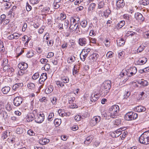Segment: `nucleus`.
<instances>
[{
	"label": "nucleus",
	"instance_id": "nucleus-8",
	"mask_svg": "<svg viewBox=\"0 0 149 149\" xmlns=\"http://www.w3.org/2000/svg\"><path fill=\"white\" fill-rule=\"evenodd\" d=\"M125 5L123 0H117L116 1V5L117 9L123 8Z\"/></svg>",
	"mask_w": 149,
	"mask_h": 149
},
{
	"label": "nucleus",
	"instance_id": "nucleus-46",
	"mask_svg": "<svg viewBox=\"0 0 149 149\" xmlns=\"http://www.w3.org/2000/svg\"><path fill=\"white\" fill-rule=\"evenodd\" d=\"M28 88L31 90H34L35 88V84L33 83L29 84L27 85Z\"/></svg>",
	"mask_w": 149,
	"mask_h": 149
},
{
	"label": "nucleus",
	"instance_id": "nucleus-35",
	"mask_svg": "<svg viewBox=\"0 0 149 149\" xmlns=\"http://www.w3.org/2000/svg\"><path fill=\"white\" fill-rule=\"evenodd\" d=\"M61 80L64 83H68L69 81L68 77L65 76L61 77Z\"/></svg>",
	"mask_w": 149,
	"mask_h": 149
},
{
	"label": "nucleus",
	"instance_id": "nucleus-32",
	"mask_svg": "<svg viewBox=\"0 0 149 149\" xmlns=\"http://www.w3.org/2000/svg\"><path fill=\"white\" fill-rule=\"evenodd\" d=\"M127 70V77L125 79V82L128 79L129 77H131L136 74V73H134L130 72Z\"/></svg>",
	"mask_w": 149,
	"mask_h": 149
},
{
	"label": "nucleus",
	"instance_id": "nucleus-64",
	"mask_svg": "<svg viewBox=\"0 0 149 149\" xmlns=\"http://www.w3.org/2000/svg\"><path fill=\"white\" fill-rule=\"evenodd\" d=\"M105 45L107 47H109L110 46V42L108 39H106L104 41Z\"/></svg>",
	"mask_w": 149,
	"mask_h": 149
},
{
	"label": "nucleus",
	"instance_id": "nucleus-36",
	"mask_svg": "<svg viewBox=\"0 0 149 149\" xmlns=\"http://www.w3.org/2000/svg\"><path fill=\"white\" fill-rule=\"evenodd\" d=\"M127 70L123 69L120 74V76L121 77L126 76L127 77Z\"/></svg>",
	"mask_w": 149,
	"mask_h": 149
},
{
	"label": "nucleus",
	"instance_id": "nucleus-34",
	"mask_svg": "<svg viewBox=\"0 0 149 149\" xmlns=\"http://www.w3.org/2000/svg\"><path fill=\"white\" fill-rule=\"evenodd\" d=\"M75 60V58L74 56H72L68 58V62L69 63H72Z\"/></svg>",
	"mask_w": 149,
	"mask_h": 149
},
{
	"label": "nucleus",
	"instance_id": "nucleus-11",
	"mask_svg": "<svg viewBox=\"0 0 149 149\" xmlns=\"http://www.w3.org/2000/svg\"><path fill=\"white\" fill-rule=\"evenodd\" d=\"M47 74L46 73H42L41 75L39 80V84H43L44 82L47 79Z\"/></svg>",
	"mask_w": 149,
	"mask_h": 149
},
{
	"label": "nucleus",
	"instance_id": "nucleus-15",
	"mask_svg": "<svg viewBox=\"0 0 149 149\" xmlns=\"http://www.w3.org/2000/svg\"><path fill=\"white\" fill-rule=\"evenodd\" d=\"M147 61V59L145 57L140 58L137 61V64L139 65H142L145 64Z\"/></svg>",
	"mask_w": 149,
	"mask_h": 149
},
{
	"label": "nucleus",
	"instance_id": "nucleus-57",
	"mask_svg": "<svg viewBox=\"0 0 149 149\" xmlns=\"http://www.w3.org/2000/svg\"><path fill=\"white\" fill-rule=\"evenodd\" d=\"M13 34L14 37V39H18L20 36V35L17 33H14Z\"/></svg>",
	"mask_w": 149,
	"mask_h": 149
},
{
	"label": "nucleus",
	"instance_id": "nucleus-60",
	"mask_svg": "<svg viewBox=\"0 0 149 149\" xmlns=\"http://www.w3.org/2000/svg\"><path fill=\"white\" fill-rule=\"evenodd\" d=\"M56 84L58 87H62L64 86V84H63L60 81H57L56 82Z\"/></svg>",
	"mask_w": 149,
	"mask_h": 149
},
{
	"label": "nucleus",
	"instance_id": "nucleus-25",
	"mask_svg": "<svg viewBox=\"0 0 149 149\" xmlns=\"http://www.w3.org/2000/svg\"><path fill=\"white\" fill-rule=\"evenodd\" d=\"M122 129H118V130H116L114 132V134H115V135L114 136V137H118L119 135H120L122 133V132H121V130H122Z\"/></svg>",
	"mask_w": 149,
	"mask_h": 149
},
{
	"label": "nucleus",
	"instance_id": "nucleus-58",
	"mask_svg": "<svg viewBox=\"0 0 149 149\" xmlns=\"http://www.w3.org/2000/svg\"><path fill=\"white\" fill-rule=\"evenodd\" d=\"M143 36L145 38H149V31L145 32L143 34Z\"/></svg>",
	"mask_w": 149,
	"mask_h": 149
},
{
	"label": "nucleus",
	"instance_id": "nucleus-44",
	"mask_svg": "<svg viewBox=\"0 0 149 149\" xmlns=\"http://www.w3.org/2000/svg\"><path fill=\"white\" fill-rule=\"evenodd\" d=\"M5 50V48L3 46V43L0 40V52H3Z\"/></svg>",
	"mask_w": 149,
	"mask_h": 149
},
{
	"label": "nucleus",
	"instance_id": "nucleus-3",
	"mask_svg": "<svg viewBox=\"0 0 149 149\" xmlns=\"http://www.w3.org/2000/svg\"><path fill=\"white\" fill-rule=\"evenodd\" d=\"M137 117V113L132 111L127 113L125 116V118L127 120H131L136 119Z\"/></svg>",
	"mask_w": 149,
	"mask_h": 149
},
{
	"label": "nucleus",
	"instance_id": "nucleus-45",
	"mask_svg": "<svg viewBox=\"0 0 149 149\" xmlns=\"http://www.w3.org/2000/svg\"><path fill=\"white\" fill-rule=\"evenodd\" d=\"M111 10L109 9H107L104 11V17L105 18H107L111 13Z\"/></svg>",
	"mask_w": 149,
	"mask_h": 149
},
{
	"label": "nucleus",
	"instance_id": "nucleus-21",
	"mask_svg": "<svg viewBox=\"0 0 149 149\" xmlns=\"http://www.w3.org/2000/svg\"><path fill=\"white\" fill-rule=\"evenodd\" d=\"M49 141L50 140L49 139L43 138L39 140V143L42 145H45L48 143Z\"/></svg>",
	"mask_w": 149,
	"mask_h": 149
},
{
	"label": "nucleus",
	"instance_id": "nucleus-50",
	"mask_svg": "<svg viewBox=\"0 0 149 149\" xmlns=\"http://www.w3.org/2000/svg\"><path fill=\"white\" fill-rule=\"evenodd\" d=\"M87 57L84 54L81 52L80 54V57L81 60L84 61L85 60V58Z\"/></svg>",
	"mask_w": 149,
	"mask_h": 149
},
{
	"label": "nucleus",
	"instance_id": "nucleus-56",
	"mask_svg": "<svg viewBox=\"0 0 149 149\" xmlns=\"http://www.w3.org/2000/svg\"><path fill=\"white\" fill-rule=\"evenodd\" d=\"M23 132V130L22 128H17L16 130V132L18 134H20Z\"/></svg>",
	"mask_w": 149,
	"mask_h": 149
},
{
	"label": "nucleus",
	"instance_id": "nucleus-10",
	"mask_svg": "<svg viewBox=\"0 0 149 149\" xmlns=\"http://www.w3.org/2000/svg\"><path fill=\"white\" fill-rule=\"evenodd\" d=\"M99 95L98 94H92L90 98L91 101L90 103L92 104V102H95L98 99L99 97Z\"/></svg>",
	"mask_w": 149,
	"mask_h": 149
},
{
	"label": "nucleus",
	"instance_id": "nucleus-18",
	"mask_svg": "<svg viewBox=\"0 0 149 149\" xmlns=\"http://www.w3.org/2000/svg\"><path fill=\"white\" fill-rule=\"evenodd\" d=\"M34 117V115L32 113L28 115L26 119L27 121L28 122L32 121L35 119Z\"/></svg>",
	"mask_w": 149,
	"mask_h": 149
},
{
	"label": "nucleus",
	"instance_id": "nucleus-28",
	"mask_svg": "<svg viewBox=\"0 0 149 149\" xmlns=\"http://www.w3.org/2000/svg\"><path fill=\"white\" fill-rule=\"evenodd\" d=\"M23 85V84L22 83L16 84L13 86V90L16 91L17 88L19 87V86L22 87Z\"/></svg>",
	"mask_w": 149,
	"mask_h": 149
},
{
	"label": "nucleus",
	"instance_id": "nucleus-53",
	"mask_svg": "<svg viewBox=\"0 0 149 149\" xmlns=\"http://www.w3.org/2000/svg\"><path fill=\"white\" fill-rule=\"evenodd\" d=\"M39 77V74L38 72L35 73L32 76V79L35 80L38 79Z\"/></svg>",
	"mask_w": 149,
	"mask_h": 149
},
{
	"label": "nucleus",
	"instance_id": "nucleus-20",
	"mask_svg": "<svg viewBox=\"0 0 149 149\" xmlns=\"http://www.w3.org/2000/svg\"><path fill=\"white\" fill-rule=\"evenodd\" d=\"M125 43V41L124 39L121 38L120 39H118L117 40V44L118 46L119 47H121L123 46Z\"/></svg>",
	"mask_w": 149,
	"mask_h": 149
},
{
	"label": "nucleus",
	"instance_id": "nucleus-24",
	"mask_svg": "<svg viewBox=\"0 0 149 149\" xmlns=\"http://www.w3.org/2000/svg\"><path fill=\"white\" fill-rule=\"evenodd\" d=\"M96 6V4L95 3L91 4L88 8V11L89 12H92Z\"/></svg>",
	"mask_w": 149,
	"mask_h": 149
},
{
	"label": "nucleus",
	"instance_id": "nucleus-12",
	"mask_svg": "<svg viewBox=\"0 0 149 149\" xmlns=\"http://www.w3.org/2000/svg\"><path fill=\"white\" fill-rule=\"evenodd\" d=\"M28 64L25 62L19 63L18 65V68L21 70H25L28 67Z\"/></svg>",
	"mask_w": 149,
	"mask_h": 149
},
{
	"label": "nucleus",
	"instance_id": "nucleus-52",
	"mask_svg": "<svg viewBox=\"0 0 149 149\" xmlns=\"http://www.w3.org/2000/svg\"><path fill=\"white\" fill-rule=\"evenodd\" d=\"M54 116L53 113H50L48 116V120L49 121H51L53 119Z\"/></svg>",
	"mask_w": 149,
	"mask_h": 149
},
{
	"label": "nucleus",
	"instance_id": "nucleus-63",
	"mask_svg": "<svg viewBox=\"0 0 149 149\" xmlns=\"http://www.w3.org/2000/svg\"><path fill=\"white\" fill-rule=\"evenodd\" d=\"M70 105H69V107L70 108H77L78 107L77 105L75 103H70Z\"/></svg>",
	"mask_w": 149,
	"mask_h": 149
},
{
	"label": "nucleus",
	"instance_id": "nucleus-48",
	"mask_svg": "<svg viewBox=\"0 0 149 149\" xmlns=\"http://www.w3.org/2000/svg\"><path fill=\"white\" fill-rule=\"evenodd\" d=\"M140 3L144 6L147 5L149 4V1L142 0L140 1Z\"/></svg>",
	"mask_w": 149,
	"mask_h": 149
},
{
	"label": "nucleus",
	"instance_id": "nucleus-54",
	"mask_svg": "<svg viewBox=\"0 0 149 149\" xmlns=\"http://www.w3.org/2000/svg\"><path fill=\"white\" fill-rule=\"evenodd\" d=\"M32 8L28 2L26 3V9L27 11H30L32 9Z\"/></svg>",
	"mask_w": 149,
	"mask_h": 149
},
{
	"label": "nucleus",
	"instance_id": "nucleus-16",
	"mask_svg": "<svg viewBox=\"0 0 149 149\" xmlns=\"http://www.w3.org/2000/svg\"><path fill=\"white\" fill-rule=\"evenodd\" d=\"M123 17L128 24H130L132 21L131 15H130L127 14H125L123 15Z\"/></svg>",
	"mask_w": 149,
	"mask_h": 149
},
{
	"label": "nucleus",
	"instance_id": "nucleus-5",
	"mask_svg": "<svg viewBox=\"0 0 149 149\" xmlns=\"http://www.w3.org/2000/svg\"><path fill=\"white\" fill-rule=\"evenodd\" d=\"M89 39L88 37H83L79 38L78 40L79 45L81 46H85L89 42Z\"/></svg>",
	"mask_w": 149,
	"mask_h": 149
},
{
	"label": "nucleus",
	"instance_id": "nucleus-7",
	"mask_svg": "<svg viewBox=\"0 0 149 149\" xmlns=\"http://www.w3.org/2000/svg\"><path fill=\"white\" fill-rule=\"evenodd\" d=\"M23 100L21 97H16L13 100L14 104L15 106H18L22 103Z\"/></svg>",
	"mask_w": 149,
	"mask_h": 149
},
{
	"label": "nucleus",
	"instance_id": "nucleus-51",
	"mask_svg": "<svg viewBox=\"0 0 149 149\" xmlns=\"http://www.w3.org/2000/svg\"><path fill=\"white\" fill-rule=\"evenodd\" d=\"M50 65L48 63H46L44 67H42V69L43 68L46 71H48L50 69Z\"/></svg>",
	"mask_w": 149,
	"mask_h": 149
},
{
	"label": "nucleus",
	"instance_id": "nucleus-26",
	"mask_svg": "<svg viewBox=\"0 0 149 149\" xmlns=\"http://www.w3.org/2000/svg\"><path fill=\"white\" fill-rule=\"evenodd\" d=\"M125 22L124 21H121L117 24L116 27L117 28H121L125 25Z\"/></svg>",
	"mask_w": 149,
	"mask_h": 149
},
{
	"label": "nucleus",
	"instance_id": "nucleus-4",
	"mask_svg": "<svg viewBox=\"0 0 149 149\" xmlns=\"http://www.w3.org/2000/svg\"><path fill=\"white\" fill-rule=\"evenodd\" d=\"M101 120V117L99 116H94L90 121V124L91 126L98 124Z\"/></svg>",
	"mask_w": 149,
	"mask_h": 149
},
{
	"label": "nucleus",
	"instance_id": "nucleus-40",
	"mask_svg": "<svg viewBox=\"0 0 149 149\" xmlns=\"http://www.w3.org/2000/svg\"><path fill=\"white\" fill-rule=\"evenodd\" d=\"M138 83L144 86H147L148 84V82L146 80L140 81L138 82Z\"/></svg>",
	"mask_w": 149,
	"mask_h": 149
},
{
	"label": "nucleus",
	"instance_id": "nucleus-59",
	"mask_svg": "<svg viewBox=\"0 0 149 149\" xmlns=\"http://www.w3.org/2000/svg\"><path fill=\"white\" fill-rule=\"evenodd\" d=\"M3 117L4 119L7 118L8 117V115L7 112L6 111H3L2 113Z\"/></svg>",
	"mask_w": 149,
	"mask_h": 149
},
{
	"label": "nucleus",
	"instance_id": "nucleus-39",
	"mask_svg": "<svg viewBox=\"0 0 149 149\" xmlns=\"http://www.w3.org/2000/svg\"><path fill=\"white\" fill-rule=\"evenodd\" d=\"M81 26L83 28L86 27L88 25V22L86 20H84L80 22Z\"/></svg>",
	"mask_w": 149,
	"mask_h": 149
},
{
	"label": "nucleus",
	"instance_id": "nucleus-31",
	"mask_svg": "<svg viewBox=\"0 0 149 149\" xmlns=\"http://www.w3.org/2000/svg\"><path fill=\"white\" fill-rule=\"evenodd\" d=\"M110 113L108 116H109L111 118H116L117 116H118L117 113L113 112V111H110Z\"/></svg>",
	"mask_w": 149,
	"mask_h": 149
},
{
	"label": "nucleus",
	"instance_id": "nucleus-49",
	"mask_svg": "<svg viewBox=\"0 0 149 149\" xmlns=\"http://www.w3.org/2000/svg\"><path fill=\"white\" fill-rule=\"evenodd\" d=\"M130 92L125 91L124 95V98L125 99H127L130 96Z\"/></svg>",
	"mask_w": 149,
	"mask_h": 149
},
{
	"label": "nucleus",
	"instance_id": "nucleus-14",
	"mask_svg": "<svg viewBox=\"0 0 149 149\" xmlns=\"http://www.w3.org/2000/svg\"><path fill=\"white\" fill-rule=\"evenodd\" d=\"M119 107L118 105H115L112 106L109 109V111L113 112L118 113L119 111Z\"/></svg>",
	"mask_w": 149,
	"mask_h": 149
},
{
	"label": "nucleus",
	"instance_id": "nucleus-17",
	"mask_svg": "<svg viewBox=\"0 0 149 149\" xmlns=\"http://www.w3.org/2000/svg\"><path fill=\"white\" fill-rule=\"evenodd\" d=\"M146 109L145 107L141 105L137 106L134 108V110L135 111L138 112L144 111Z\"/></svg>",
	"mask_w": 149,
	"mask_h": 149
},
{
	"label": "nucleus",
	"instance_id": "nucleus-61",
	"mask_svg": "<svg viewBox=\"0 0 149 149\" xmlns=\"http://www.w3.org/2000/svg\"><path fill=\"white\" fill-rule=\"evenodd\" d=\"M27 133L30 136H34L35 133L33 130H29L28 131Z\"/></svg>",
	"mask_w": 149,
	"mask_h": 149
},
{
	"label": "nucleus",
	"instance_id": "nucleus-19",
	"mask_svg": "<svg viewBox=\"0 0 149 149\" xmlns=\"http://www.w3.org/2000/svg\"><path fill=\"white\" fill-rule=\"evenodd\" d=\"M93 140V138L91 136H89L87 137L84 141L85 144L88 145Z\"/></svg>",
	"mask_w": 149,
	"mask_h": 149
},
{
	"label": "nucleus",
	"instance_id": "nucleus-23",
	"mask_svg": "<svg viewBox=\"0 0 149 149\" xmlns=\"http://www.w3.org/2000/svg\"><path fill=\"white\" fill-rule=\"evenodd\" d=\"M10 90V88L8 86H5L2 89V91L4 94H7Z\"/></svg>",
	"mask_w": 149,
	"mask_h": 149
},
{
	"label": "nucleus",
	"instance_id": "nucleus-6",
	"mask_svg": "<svg viewBox=\"0 0 149 149\" xmlns=\"http://www.w3.org/2000/svg\"><path fill=\"white\" fill-rule=\"evenodd\" d=\"M44 119L45 116L42 113V114H38L37 116L35 118V120L36 123H40L44 121Z\"/></svg>",
	"mask_w": 149,
	"mask_h": 149
},
{
	"label": "nucleus",
	"instance_id": "nucleus-2",
	"mask_svg": "<svg viewBox=\"0 0 149 149\" xmlns=\"http://www.w3.org/2000/svg\"><path fill=\"white\" fill-rule=\"evenodd\" d=\"M139 141L141 143L143 144H149V131L143 133L140 136Z\"/></svg>",
	"mask_w": 149,
	"mask_h": 149
},
{
	"label": "nucleus",
	"instance_id": "nucleus-29",
	"mask_svg": "<svg viewBox=\"0 0 149 149\" xmlns=\"http://www.w3.org/2000/svg\"><path fill=\"white\" fill-rule=\"evenodd\" d=\"M34 55V52L33 50H30L27 52L26 56L27 58H31Z\"/></svg>",
	"mask_w": 149,
	"mask_h": 149
},
{
	"label": "nucleus",
	"instance_id": "nucleus-1",
	"mask_svg": "<svg viewBox=\"0 0 149 149\" xmlns=\"http://www.w3.org/2000/svg\"><path fill=\"white\" fill-rule=\"evenodd\" d=\"M111 87V81L109 80L104 81L100 89V95L105 97L109 93Z\"/></svg>",
	"mask_w": 149,
	"mask_h": 149
},
{
	"label": "nucleus",
	"instance_id": "nucleus-33",
	"mask_svg": "<svg viewBox=\"0 0 149 149\" xmlns=\"http://www.w3.org/2000/svg\"><path fill=\"white\" fill-rule=\"evenodd\" d=\"M8 60L6 58H4L3 60L1 61V66H3L8 65Z\"/></svg>",
	"mask_w": 149,
	"mask_h": 149
},
{
	"label": "nucleus",
	"instance_id": "nucleus-37",
	"mask_svg": "<svg viewBox=\"0 0 149 149\" xmlns=\"http://www.w3.org/2000/svg\"><path fill=\"white\" fill-rule=\"evenodd\" d=\"M91 51V49L90 48H85L82 50V52L87 56V55Z\"/></svg>",
	"mask_w": 149,
	"mask_h": 149
},
{
	"label": "nucleus",
	"instance_id": "nucleus-27",
	"mask_svg": "<svg viewBox=\"0 0 149 149\" xmlns=\"http://www.w3.org/2000/svg\"><path fill=\"white\" fill-rule=\"evenodd\" d=\"M112 123L114 125V127H116V126H118L120 124L121 121L120 119H116L113 121Z\"/></svg>",
	"mask_w": 149,
	"mask_h": 149
},
{
	"label": "nucleus",
	"instance_id": "nucleus-41",
	"mask_svg": "<svg viewBox=\"0 0 149 149\" xmlns=\"http://www.w3.org/2000/svg\"><path fill=\"white\" fill-rule=\"evenodd\" d=\"M54 123L56 126H58L61 123V120L60 119L56 118L54 120Z\"/></svg>",
	"mask_w": 149,
	"mask_h": 149
},
{
	"label": "nucleus",
	"instance_id": "nucleus-9",
	"mask_svg": "<svg viewBox=\"0 0 149 149\" xmlns=\"http://www.w3.org/2000/svg\"><path fill=\"white\" fill-rule=\"evenodd\" d=\"M73 25H74V26L72 28H71V26H72L71 25H70V29H71V31L73 33H78L79 31H80L78 24L76 23L74 24H73Z\"/></svg>",
	"mask_w": 149,
	"mask_h": 149
},
{
	"label": "nucleus",
	"instance_id": "nucleus-22",
	"mask_svg": "<svg viewBox=\"0 0 149 149\" xmlns=\"http://www.w3.org/2000/svg\"><path fill=\"white\" fill-rule=\"evenodd\" d=\"M98 55L96 53H94L91 55L89 57V58L90 60L95 61L96 60L98 57Z\"/></svg>",
	"mask_w": 149,
	"mask_h": 149
},
{
	"label": "nucleus",
	"instance_id": "nucleus-42",
	"mask_svg": "<svg viewBox=\"0 0 149 149\" xmlns=\"http://www.w3.org/2000/svg\"><path fill=\"white\" fill-rule=\"evenodd\" d=\"M98 8H103L104 6V1H100L98 3Z\"/></svg>",
	"mask_w": 149,
	"mask_h": 149
},
{
	"label": "nucleus",
	"instance_id": "nucleus-62",
	"mask_svg": "<svg viewBox=\"0 0 149 149\" xmlns=\"http://www.w3.org/2000/svg\"><path fill=\"white\" fill-rule=\"evenodd\" d=\"M40 61L42 64H45L48 62V60L46 58H43L41 59Z\"/></svg>",
	"mask_w": 149,
	"mask_h": 149
},
{
	"label": "nucleus",
	"instance_id": "nucleus-30",
	"mask_svg": "<svg viewBox=\"0 0 149 149\" xmlns=\"http://www.w3.org/2000/svg\"><path fill=\"white\" fill-rule=\"evenodd\" d=\"M53 90V87L52 86H50L47 88H46L45 90V92L47 94H48L51 93Z\"/></svg>",
	"mask_w": 149,
	"mask_h": 149
},
{
	"label": "nucleus",
	"instance_id": "nucleus-55",
	"mask_svg": "<svg viewBox=\"0 0 149 149\" xmlns=\"http://www.w3.org/2000/svg\"><path fill=\"white\" fill-rule=\"evenodd\" d=\"M49 38V34L48 33H46L43 37V42L45 41V39L46 40H48V39Z\"/></svg>",
	"mask_w": 149,
	"mask_h": 149
},
{
	"label": "nucleus",
	"instance_id": "nucleus-38",
	"mask_svg": "<svg viewBox=\"0 0 149 149\" xmlns=\"http://www.w3.org/2000/svg\"><path fill=\"white\" fill-rule=\"evenodd\" d=\"M127 70L130 72L134 73H136L137 71V69L135 66L131 67L129 68V69H127Z\"/></svg>",
	"mask_w": 149,
	"mask_h": 149
},
{
	"label": "nucleus",
	"instance_id": "nucleus-13",
	"mask_svg": "<svg viewBox=\"0 0 149 149\" xmlns=\"http://www.w3.org/2000/svg\"><path fill=\"white\" fill-rule=\"evenodd\" d=\"M134 17L136 20L139 21H143L144 20V18L143 17L142 15L138 12L135 13Z\"/></svg>",
	"mask_w": 149,
	"mask_h": 149
},
{
	"label": "nucleus",
	"instance_id": "nucleus-47",
	"mask_svg": "<svg viewBox=\"0 0 149 149\" xmlns=\"http://www.w3.org/2000/svg\"><path fill=\"white\" fill-rule=\"evenodd\" d=\"M6 18V16L4 14H2L1 15L0 17V24H1L5 20Z\"/></svg>",
	"mask_w": 149,
	"mask_h": 149
},
{
	"label": "nucleus",
	"instance_id": "nucleus-43",
	"mask_svg": "<svg viewBox=\"0 0 149 149\" xmlns=\"http://www.w3.org/2000/svg\"><path fill=\"white\" fill-rule=\"evenodd\" d=\"M136 34V32H134L132 31H127L126 34V35L127 37H131Z\"/></svg>",
	"mask_w": 149,
	"mask_h": 149
}]
</instances>
